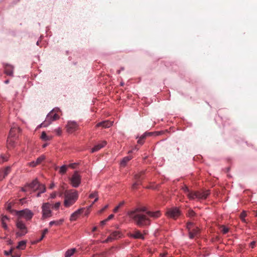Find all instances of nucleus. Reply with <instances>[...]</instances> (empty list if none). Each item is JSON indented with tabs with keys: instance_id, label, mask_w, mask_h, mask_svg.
I'll use <instances>...</instances> for the list:
<instances>
[{
	"instance_id": "f257e3e1",
	"label": "nucleus",
	"mask_w": 257,
	"mask_h": 257,
	"mask_svg": "<svg viewBox=\"0 0 257 257\" xmlns=\"http://www.w3.org/2000/svg\"><path fill=\"white\" fill-rule=\"evenodd\" d=\"M160 211L155 212L148 211L145 207H139L128 211L127 215L135 223L140 227L148 225L150 224L149 217L157 218L161 216Z\"/></svg>"
},
{
	"instance_id": "f03ea898",
	"label": "nucleus",
	"mask_w": 257,
	"mask_h": 257,
	"mask_svg": "<svg viewBox=\"0 0 257 257\" xmlns=\"http://www.w3.org/2000/svg\"><path fill=\"white\" fill-rule=\"evenodd\" d=\"M64 205L66 207H69L73 205L78 198V193L76 190H68L64 193Z\"/></svg>"
},
{
	"instance_id": "7ed1b4c3",
	"label": "nucleus",
	"mask_w": 257,
	"mask_h": 257,
	"mask_svg": "<svg viewBox=\"0 0 257 257\" xmlns=\"http://www.w3.org/2000/svg\"><path fill=\"white\" fill-rule=\"evenodd\" d=\"M60 111L59 108H55L50 111L47 115L45 120L41 124L43 126H47L52 121L56 120L59 118L58 113Z\"/></svg>"
},
{
	"instance_id": "20e7f679",
	"label": "nucleus",
	"mask_w": 257,
	"mask_h": 257,
	"mask_svg": "<svg viewBox=\"0 0 257 257\" xmlns=\"http://www.w3.org/2000/svg\"><path fill=\"white\" fill-rule=\"evenodd\" d=\"M210 193L209 190H200L189 193L188 197L190 199L197 198L199 200L206 199Z\"/></svg>"
},
{
	"instance_id": "39448f33",
	"label": "nucleus",
	"mask_w": 257,
	"mask_h": 257,
	"mask_svg": "<svg viewBox=\"0 0 257 257\" xmlns=\"http://www.w3.org/2000/svg\"><path fill=\"white\" fill-rule=\"evenodd\" d=\"M16 225L17 228L19 230V231L16 232L17 236H23L28 232L25 224L19 218L17 220Z\"/></svg>"
},
{
	"instance_id": "423d86ee",
	"label": "nucleus",
	"mask_w": 257,
	"mask_h": 257,
	"mask_svg": "<svg viewBox=\"0 0 257 257\" xmlns=\"http://www.w3.org/2000/svg\"><path fill=\"white\" fill-rule=\"evenodd\" d=\"M52 205L49 203H44L42 206V218L45 219L52 215L51 209Z\"/></svg>"
},
{
	"instance_id": "0eeeda50",
	"label": "nucleus",
	"mask_w": 257,
	"mask_h": 257,
	"mask_svg": "<svg viewBox=\"0 0 257 257\" xmlns=\"http://www.w3.org/2000/svg\"><path fill=\"white\" fill-rule=\"evenodd\" d=\"M40 183L37 179L33 181L32 182L27 184L22 188V191L23 192H30L31 193L33 191H35L39 189Z\"/></svg>"
},
{
	"instance_id": "6e6552de",
	"label": "nucleus",
	"mask_w": 257,
	"mask_h": 257,
	"mask_svg": "<svg viewBox=\"0 0 257 257\" xmlns=\"http://www.w3.org/2000/svg\"><path fill=\"white\" fill-rule=\"evenodd\" d=\"M70 183L72 187L77 188L81 183V176L78 171H75L71 177L69 178Z\"/></svg>"
},
{
	"instance_id": "1a4fd4ad",
	"label": "nucleus",
	"mask_w": 257,
	"mask_h": 257,
	"mask_svg": "<svg viewBox=\"0 0 257 257\" xmlns=\"http://www.w3.org/2000/svg\"><path fill=\"white\" fill-rule=\"evenodd\" d=\"M17 215H18L19 217H23L27 220H29L31 219L34 215V214L29 209H26L23 210L17 211Z\"/></svg>"
},
{
	"instance_id": "9d476101",
	"label": "nucleus",
	"mask_w": 257,
	"mask_h": 257,
	"mask_svg": "<svg viewBox=\"0 0 257 257\" xmlns=\"http://www.w3.org/2000/svg\"><path fill=\"white\" fill-rule=\"evenodd\" d=\"M66 128L68 133H73L78 129L79 125L75 121H69L68 122Z\"/></svg>"
},
{
	"instance_id": "9b49d317",
	"label": "nucleus",
	"mask_w": 257,
	"mask_h": 257,
	"mask_svg": "<svg viewBox=\"0 0 257 257\" xmlns=\"http://www.w3.org/2000/svg\"><path fill=\"white\" fill-rule=\"evenodd\" d=\"M167 215L168 217L173 219H176L180 215L179 209L176 207L169 209L167 212Z\"/></svg>"
},
{
	"instance_id": "f8f14e48",
	"label": "nucleus",
	"mask_w": 257,
	"mask_h": 257,
	"mask_svg": "<svg viewBox=\"0 0 257 257\" xmlns=\"http://www.w3.org/2000/svg\"><path fill=\"white\" fill-rule=\"evenodd\" d=\"M121 233L119 231H115L113 232L110 235L105 239L103 242L107 243L109 241H111L113 239H117L120 237Z\"/></svg>"
},
{
	"instance_id": "ddd939ff",
	"label": "nucleus",
	"mask_w": 257,
	"mask_h": 257,
	"mask_svg": "<svg viewBox=\"0 0 257 257\" xmlns=\"http://www.w3.org/2000/svg\"><path fill=\"white\" fill-rule=\"evenodd\" d=\"M112 125V122L109 120H105L98 123L96 127H102L103 128H108Z\"/></svg>"
},
{
	"instance_id": "4468645a",
	"label": "nucleus",
	"mask_w": 257,
	"mask_h": 257,
	"mask_svg": "<svg viewBox=\"0 0 257 257\" xmlns=\"http://www.w3.org/2000/svg\"><path fill=\"white\" fill-rule=\"evenodd\" d=\"M10 167H7L4 170H0V181L5 178L10 173Z\"/></svg>"
},
{
	"instance_id": "2eb2a0df",
	"label": "nucleus",
	"mask_w": 257,
	"mask_h": 257,
	"mask_svg": "<svg viewBox=\"0 0 257 257\" xmlns=\"http://www.w3.org/2000/svg\"><path fill=\"white\" fill-rule=\"evenodd\" d=\"M106 145V142L105 141H103L100 143L96 145L91 150V152L93 153L95 152H97L100 150L101 148H103Z\"/></svg>"
},
{
	"instance_id": "dca6fc26",
	"label": "nucleus",
	"mask_w": 257,
	"mask_h": 257,
	"mask_svg": "<svg viewBox=\"0 0 257 257\" xmlns=\"http://www.w3.org/2000/svg\"><path fill=\"white\" fill-rule=\"evenodd\" d=\"M83 209H79L77 211H75L74 213H73L70 217V221H75L76 220L77 218L79 217V216L80 215V214L82 212Z\"/></svg>"
},
{
	"instance_id": "f3484780",
	"label": "nucleus",
	"mask_w": 257,
	"mask_h": 257,
	"mask_svg": "<svg viewBox=\"0 0 257 257\" xmlns=\"http://www.w3.org/2000/svg\"><path fill=\"white\" fill-rule=\"evenodd\" d=\"M20 129L16 126H14L11 128L9 133V136L12 137H15L17 134L19 133L20 132Z\"/></svg>"
},
{
	"instance_id": "a211bd4d",
	"label": "nucleus",
	"mask_w": 257,
	"mask_h": 257,
	"mask_svg": "<svg viewBox=\"0 0 257 257\" xmlns=\"http://www.w3.org/2000/svg\"><path fill=\"white\" fill-rule=\"evenodd\" d=\"M200 230L198 227H196L193 229H191L189 231V237L190 238H194L199 233Z\"/></svg>"
},
{
	"instance_id": "6ab92c4d",
	"label": "nucleus",
	"mask_w": 257,
	"mask_h": 257,
	"mask_svg": "<svg viewBox=\"0 0 257 257\" xmlns=\"http://www.w3.org/2000/svg\"><path fill=\"white\" fill-rule=\"evenodd\" d=\"M145 171H141L135 176L136 181L139 182L141 184L142 180L144 179V175Z\"/></svg>"
},
{
	"instance_id": "aec40b11",
	"label": "nucleus",
	"mask_w": 257,
	"mask_h": 257,
	"mask_svg": "<svg viewBox=\"0 0 257 257\" xmlns=\"http://www.w3.org/2000/svg\"><path fill=\"white\" fill-rule=\"evenodd\" d=\"M5 73L8 75H12L13 73V67L10 65H7L5 68Z\"/></svg>"
},
{
	"instance_id": "412c9836",
	"label": "nucleus",
	"mask_w": 257,
	"mask_h": 257,
	"mask_svg": "<svg viewBox=\"0 0 257 257\" xmlns=\"http://www.w3.org/2000/svg\"><path fill=\"white\" fill-rule=\"evenodd\" d=\"M132 236H133L135 238H140L144 239V236L143 234H142L141 232L139 230H136L134 232L133 234H132Z\"/></svg>"
},
{
	"instance_id": "4be33fe9",
	"label": "nucleus",
	"mask_w": 257,
	"mask_h": 257,
	"mask_svg": "<svg viewBox=\"0 0 257 257\" xmlns=\"http://www.w3.org/2000/svg\"><path fill=\"white\" fill-rule=\"evenodd\" d=\"M63 222H64L63 219H60L58 220H56V221H51L49 222V225L50 226H51L53 225H55L56 226H60L62 224Z\"/></svg>"
},
{
	"instance_id": "5701e85b",
	"label": "nucleus",
	"mask_w": 257,
	"mask_h": 257,
	"mask_svg": "<svg viewBox=\"0 0 257 257\" xmlns=\"http://www.w3.org/2000/svg\"><path fill=\"white\" fill-rule=\"evenodd\" d=\"M131 156L125 157L120 162L121 167H124L126 166L127 163L132 159Z\"/></svg>"
},
{
	"instance_id": "b1692460",
	"label": "nucleus",
	"mask_w": 257,
	"mask_h": 257,
	"mask_svg": "<svg viewBox=\"0 0 257 257\" xmlns=\"http://www.w3.org/2000/svg\"><path fill=\"white\" fill-rule=\"evenodd\" d=\"M27 241L26 240H22L19 242L18 246L16 247L19 249H24L26 246Z\"/></svg>"
},
{
	"instance_id": "393cba45",
	"label": "nucleus",
	"mask_w": 257,
	"mask_h": 257,
	"mask_svg": "<svg viewBox=\"0 0 257 257\" xmlns=\"http://www.w3.org/2000/svg\"><path fill=\"white\" fill-rule=\"evenodd\" d=\"M76 250L75 248H72L71 249L68 250L65 254V257H70L75 252Z\"/></svg>"
},
{
	"instance_id": "a878e982",
	"label": "nucleus",
	"mask_w": 257,
	"mask_h": 257,
	"mask_svg": "<svg viewBox=\"0 0 257 257\" xmlns=\"http://www.w3.org/2000/svg\"><path fill=\"white\" fill-rule=\"evenodd\" d=\"M15 142L14 137L9 136L7 140V143L9 147H12Z\"/></svg>"
},
{
	"instance_id": "bb28decb",
	"label": "nucleus",
	"mask_w": 257,
	"mask_h": 257,
	"mask_svg": "<svg viewBox=\"0 0 257 257\" xmlns=\"http://www.w3.org/2000/svg\"><path fill=\"white\" fill-rule=\"evenodd\" d=\"M41 138L44 141L49 140L50 138L48 137L46 133L44 132H43L41 134Z\"/></svg>"
},
{
	"instance_id": "cd10ccee",
	"label": "nucleus",
	"mask_w": 257,
	"mask_h": 257,
	"mask_svg": "<svg viewBox=\"0 0 257 257\" xmlns=\"http://www.w3.org/2000/svg\"><path fill=\"white\" fill-rule=\"evenodd\" d=\"M67 168L68 166L66 165L62 166L60 169L59 173L62 174H65L67 171Z\"/></svg>"
},
{
	"instance_id": "c85d7f7f",
	"label": "nucleus",
	"mask_w": 257,
	"mask_h": 257,
	"mask_svg": "<svg viewBox=\"0 0 257 257\" xmlns=\"http://www.w3.org/2000/svg\"><path fill=\"white\" fill-rule=\"evenodd\" d=\"M9 157L6 155L0 156V164L8 160Z\"/></svg>"
},
{
	"instance_id": "c756f323",
	"label": "nucleus",
	"mask_w": 257,
	"mask_h": 257,
	"mask_svg": "<svg viewBox=\"0 0 257 257\" xmlns=\"http://www.w3.org/2000/svg\"><path fill=\"white\" fill-rule=\"evenodd\" d=\"M246 216V213L245 211H243L240 214V218L241 221L244 223H246V220L245 219V216Z\"/></svg>"
},
{
	"instance_id": "7c9ffc66",
	"label": "nucleus",
	"mask_w": 257,
	"mask_h": 257,
	"mask_svg": "<svg viewBox=\"0 0 257 257\" xmlns=\"http://www.w3.org/2000/svg\"><path fill=\"white\" fill-rule=\"evenodd\" d=\"M37 190H39V191L41 192V193H44L46 191V187L45 186L44 184H39V189Z\"/></svg>"
},
{
	"instance_id": "2f4dec72",
	"label": "nucleus",
	"mask_w": 257,
	"mask_h": 257,
	"mask_svg": "<svg viewBox=\"0 0 257 257\" xmlns=\"http://www.w3.org/2000/svg\"><path fill=\"white\" fill-rule=\"evenodd\" d=\"M45 159V157L44 156V155H42L40 157H38L37 159V160H36V164H37L38 165H39L41 163V162L44 160V159Z\"/></svg>"
},
{
	"instance_id": "473e14b6",
	"label": "nucleus",
	"mask_w": 257,
	"mask_h": 257,
	"mask_svg": "<svg viewBox=\"0 0 257 257\" xmlns=\"http://www.w3.org/2000/svg\"><path fill=\"white\" fill-rule=\"evenodd\" d=\"M124 204V201H122L121 202H120L118 204V206H117L116 207H115L114 209H113V212L114 213H116L118 211L119 208L122 206L123 204Z\"/></svg>"
},
{
	"instance_id": "72a5a7b5",
	"label": "nucleus",
	"mask_w": 257,
	"mask_h": 257,
	"mask_svg": "<svg viewBox=\"0 0 257 257\" xmlns=\"http://www.w3.org/2000/svg\"><path fill=\"white\" fill-rule=\"evenodd\" d=\"M196 213L193 210H189L187 215L190 217H192L195 215Z\"/></svg>"
},
{
	"instance_id": "f704fd0d",
	"label": "nucleus",
	"mask_w": 257,
	"mask_h": 257,
	"mask_svg": "<svg viewBox=\"0 0 257 257\" xmlns=\"http://www.w3.org/2000/svg\"><path fill=\"white\" fill-rule=\"evenodd\" d=\"M221 232L223 234H226L228 232V228L226 227L225 226H223V225L221 226Z\"/></svg>"
},
{
	"instance_id": "c9c22d12",
	"label": "nucleus",
	"mask_w": 257,
	"mask_h": 257,
	"mask_svg": "<svg viewBox=\"0 0 257 257\" xmlns=\"http://www.w3.org/2000/svg\"><path fill=\"white\" fill-rule=\"evenodd\" d=\"M145 133L147 134V136H151L153 135L154 134H156L157 136H158L162 134V133L161 132H154V133L153 132H149V133L146 132Z\"/></svg>"
},
{
	"instance_id": "e433bc0d",
	"label": "nucleus",
	"mask_w": 257,
	"mask_h": 257,
	"mask_svg": "<svg viewBox=\"0 0 257 257\" xmlns=\"http://www.w3.org/2000/svg\"><path fill=\"white\" fill-rule=\"evenodd\" d=\"M183 190H184V191L187 193V195H188L189 194V193H193L194 192H190L188 188L187 187V186H184L183 188H182Z\"/></svg>"
},
{
	"instance_id": "4c0bfd02",
	"label": "nucleus",
	"mask_w": 257,
	"mask_h": 257,
	"mask_svg": "<svg viewBox=\"0 0 257 257\" xmlns=\"http://www.w3.org/2000/svg\"><path fill=\"white\" fill-rule=\"evenodd\" d=\"M48 232V229L46 228L43 231V232H42V236H41V237L40 238V239H39V241H41L42 240L44 237H45V235L46 233H47Z\"/></svg>"
},
{
	"instance_id": "58836bf2",
	"label": "nucleus",
	"mask_w": 257,
	"mask_h": 257,
	"mask_svg": "<svg viewBox=\"0 0 257 257\" xmlns=\"http://www.w3.org/2000/svg\"><path fill=\"white\" fill-rule=\"evenodd\" d=\"M141 184L140 182L136 181V182H135L133 184L132 188L134 190L136 189H137V186Z\"/></svg>"
},
{
	"instance_id": "ea45409f",
	"label": "nucleus",
	"mask_w": 257,
	"mask_h": 257,
	"mask_svg": "<svg viewBox=\"0 0 257 257\" xmlns=\"http://www.w3.org/2000/svg\"><path fill=\"white\" fill-rule=\"evenodd\" d=\"M98 197V194L97 192H94L89 195V198H96Z\"/></svg>"
},
{
	"instance_id": "a19ab883",
	"label": "nucleus",
	"mask_w": 257,
	"mask_h": 257,
	"mask_svg": "<svg viewBox=\"0 0 257 257\" xmlns=\"http://www.w3.org/2000/svg\"><path fill=\"white\" fill-rule=\"evenodd\" d=\"M14 248H11L10 251H6L5 250L4 251V254L6 255H12L13 252Z\"/></svg>"
},
{
	"instance_id": "79ce46f5",
	"label": "nucleus",
	"mask_w": 257,
	"mask_h": 257,
	"mask_svg": "<svg viewBox=\"0 0 257 257\" xmlns=\"http://www.w3.org/2000/svg\"><path fill=\"white\" fill-rule=\"evenodd\" d=\"M60 204H61L60 202H58L56 203L54 205H52V206L55 209H57L59 208Z\"/></svg>"
},
{
	"instance_id": "37998d69",
	"label": "nucleus",
	"mask_w": 257,
	"mask_h": 257,
	"mask_svg": "<svg viewBox=\"0 0 257 257\" xmlns=\"http://www.w3.org/2000/svg\"><path fill=\"white\" fill-rule=\"evenodd\" d=\"M78 164L76 163H71V164H70L69 165H68V167H70L72 169H75L76 168V166Z\"/></svg>"
},
{
	"instance_id": "c03bdc74",
	"label": "nucleus",
	"mask_w": 257,
	"mask_h": 257,
	"mask_svg": "<svg viewBox=\"0 0 257 257\" xmlns=\"http://www.w3.org/2000/svg\"><path fill=\"white\" fill-rule=\"evenodd\" d=\"M9 219L6 215H4L2 216V217L1 218V221L2 222L5 221V222H6L7 220H9Z\"/></svg>"
},
{
	"instance_id": "a18cd8bd",
	"label": "nucleus",
	"mask_w": 257,
	"mask_h": 257,
	"mask_svg": "<svg viewBox=\"0 0 257 257\" xmlns=\"http://www.w3.org/2000/svg\"><path fill=\"white\" fill-rule=\"evenodd\" d=\"M29 165L31 167H34L38 165L37 164H36V161H33L29 163Z\"/></svg>"
},
{
	"instance_id": "49530a36",
	"label": "nucleus",
	"mask_w": 257,
	"mask_h": 257,
	"mask_svg": "<svg viewBox=\"0 0 257 257\" xmlns=\"http://www.w3.org/2000/svg\"><path fill=\"white\" fill-rule=\"evenodd\" d=\"M2 227L5 229V230H7L8 229V226L7 225V223L5 222V221L4 222H2Z\"/></svg>"
},
{
	"instance_id": "de8ad7c7",
	"label": "nucleus",
	"mask_w": 257,
	"mask_h": 257,
	"mask_svg": "<svg viewBox=\"0 0 257 257\" xmlns=\"http://www.w3.org/2000/svg\"><path fill=\"white\" fill-rule=\"evenodd\" d=\"M193 225V223L191 222H189L187 223V228H188L189 231L191 230V227Z\"/></svg>"
},
{
	"instance_id": "09e8293b",
	"label": "nucleus",
	"mask_w": 257,
	"mask_h": 257,
	"mask_svg": "<svg viewBox=\"0 0 257 257\" xmlns=\"http://www.w3.org/2000/svg\"><path fill=\"white\" fill-rule=\"evenodd\" d=\"M114 217V215L113 214H110V215L108 216V217L105 219V220L107 221V222L109 220H110V219H112Z\"/></svg>"
},
{
	"instance_id": "8fccbe9b",
	"label": "nucleus",
	"mask_w": 257,
	"mask_h": 257,
	"mask_svg": "<svg viewBox=\"0 0 257 257\" xmlns=\"http://www.w3.org/2000/svg\"><path fill=\"white\" fill-rule=\"evenodd\" d=\"M56 195H57L56 192H54L52 194H51L50 197L51 198L54 199V198H55L56 197Z\"/></svg>"
},
{
	"instance_id": "3c124183",
	"label": "nucleus",
	"mask_w": 257,
	"mask_h": 257,
	"mask_svg": "<svg viewBox=\"0 0 257 257\" xmlns=\"http://www.w3.org/2000/svg\"><path fill=\"white\" fill-rule=\"evenodd\" d=\"M11 256H12V257H20V254L19 253H12Z\"/></svg>"
},
{
	"instance_id": "603ef678",
	"label": "nucleus",
	"mask_w": 257,
	"mask_h": 257,
	"mask_svg": "<svg viewBox=\"0 0 257 257\" xmlns=\"http://www.w3.org/2000/svg\"><path fill=\"white\" fill-rule=\"evenodd\" d=\"M147 134L145 133L144 135H143L140 138L142 139V140L144 141V140L147 137Z\"/></svg>"
},
{
	"instance_id": "864d4df0",
	"label": "nucleus",
	"mask_w": 257,
	"mask_h": 257,
	"mask_svg": "<svg viewBox=\"0 0 257 257\" xmlns=\"http://www.w3.org/2000/svg\"><path fill=\"white\" fill-rule=\"evenodd\" d=\"M106 222H107V221L105 219H104L100 222V225L103 226L106 224Z\"/></svg>"
},
{
	"instance_id": "5fc2aeb1",
	"label": "nucleus",
	"mask_w": 257,
	"mask_h": 257,
	"mask_svg": "<svg viewBox=\"0 0 257 257\" xmlns=\"http://www.w3.org/2000/svg\"><path fill=\"white\" fill-rule=\"evenodd\" d=\"M108 205H105L102 209L100 210V213H102L108 207Z\"/></svg>"
},
{
	"instance_id": "6e6d98bb",
	"label": "nucleus",
	"mask_w": 257,
	"mask_h": 257,
	"mask_svg": "<svg viewBox=\"0 0 257 257\" xmlns=\"http://www.w3.org/2000/svg\"><path fill=\"white\" fill-rule=\"evenodd\" d=\"M144 141L142 140V139L140 138L138 141V143L141 145H143L144 144Z\"/></svg>"
},
{
	"instance_id": "4d7b16f0",
	"label": "nucleus",
	"mask_w": 257,
	"mask_h": 257,
	"mask_svg": "<svg viewBox=\"0 0 257 257\" xmlns=\"http://www.w3.org/2000/svg\"><path fill=\"white\" fill-rule=\"evenodd\" d=\"M255 241H252L250 243V246H251V248H253L254 245H255Z\"/></svg>"
},
{
	"instance_id": "13d9d810",
	"label": "nucleus",
	"mask_w": 257,
	"mask_h": 257,
	"mask_svg": "<svg viewBox=\"0 0 257 257\" xmlns=\"http://www.w3.org/2000/svg\"><path fill=\"white\" fill-rule=\"evenodd\" d=\"M54 184L51 183L49 186V188H50V189H52L54 188Z\"/></svg>"
},
{
	"instance_id": "bf43d9fd",
	"label": "nucleus",
	"mask_w": 257,
	"mask_h": 257,
	"mask_svg": "<svg viewBox=\"0 0 257 257\" xmlns=\"http://www.w3.org/2000/svg\"><path fill=\"white\" fill-rule=\"evenodd\" d=\"M97 229V227L96 226H95V227H94L92 228V231L93 232H94V231H96Z\"/></svg>"
},
{
	"instance_id": "052dcab7",
	"label": "nucleus",
	"mask_w": 257,
	"mask_h": 257,
	"mask_svg": "<svg viewBox=\"0 0 257 257\" xmlns=\"http://www.w3.org/2000/svg\"><path fill=\"white\" fill-rule=\"evenodd\" d=\"M98 199V197H96L95 198V200H94V201L92 202V204H93L95 202H96Z\"/></svg>"
},
{
	"instance_id": "680f3d73",
	"label": "nucleus",
	"mask_w": 257,
	"mask_h": 257,
	"mask_svg": "<svg viewBox=\"0 0 257 257\" xmlns=\"http://www.w3.org/2000/svg\"><path fill=\"white\" fill-rule=\"evenodd\" d=\"M41 193H41V192H40V191H39V192L38 193V194H37V196L38 197H40V195H41Z\"/></svg>"
},
{
	"instance_id": "e2e57ef3",
	"label": "nucleus",
	"mask_w": 257,
	"mask_h": 257,
	"mask_svg": "<svg viewBox=\"0 0 257 257\" xmlns=\"http://www.w3.org/2000/svg\"><path fill=\"white\" fill-rule=\"evenodd\" d=\"M7 209L9 210H11V206L10 205H9L7 207Z\"/></svg>"
},
{
	"instance_id": "0e129e2a",
	"label": "nucleus",
	"mask_w": 257,
	"mask_h": 257,
	"mask_svg": "<svg viewBox=\"0 0 257 257\" xmlns=\"http://www.w3.org/2000/svg\"><path fill=\"white\" fill-rule=\"evenodd\" d=\"M120 70H118V71H117V73H118V74L120 73Z\"/></svg>"
},
{
	"instance_id": "69168bd1",
	"label": "nucleus",
	"mask_w": 257,
	"mask_h": 257,
	"mask_svg": "<svg viewBox=\"0 0 257 257\" xmlns=\"http://www.w3.org/2000/svg\"><path fill=\"white\" fill-rule=\"evenodd\" d=\"M46 146V144L43 145V147H45Z\"/></svg>"
},
{
	"instance_id": "338daca9",
	"label": "nucleus",
	"mask_w": 257,
	"mask_h": 257,
	"mask_svg": "<svg viewBox=\"0 0 257 257\" xmlns=\"http://www.w3.org/2000/svg\"><path fill=\"white\" fill-rule=\"evenodd\" d=\"M61 195H62V193H60L59 194V196H61Z\"/></svg>"
},
{
	"instance_id": "774afa93",
	"label": "nucleus",
	"mask_w": 257,
	"mask_h": 257,
	"mask_svg": "<svg viewBox=\"0 0 257 257\" xmlns=\"http://www.w3.org/2000/svg\"><path fill=\"white\" fill-rule=\"evenodd\" d=\"M135 149L138 150L139 149L136 147Z\"/></svg>"
}]
</instances>
